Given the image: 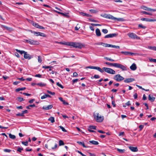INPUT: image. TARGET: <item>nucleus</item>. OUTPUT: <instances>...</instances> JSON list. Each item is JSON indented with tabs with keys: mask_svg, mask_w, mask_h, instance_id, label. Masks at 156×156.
<instances>
[{
	"mask_svg": "<svg viewBox=\"0 0 156 156\" xmlns=\"http://www.w3.org/2000/svg\"><path fill=\"white\" fill-rule=\"evenodd\" d=\"M1 27L2 28H4L6 30L9 31H11L12 30V28L7 27L5 25H2Z\"/></svg>",
	"mask_w": 156,
	"mask_h": 156,
	"instance_id": "obj_22",
	"label": "nucleus"
},
{
	"mask_svg": "<svg viewBox=\"0 0 156 156\" xmlns=\"http://www.w3.org/2000/svg\"><path fill=\"white\" fill-rule=\"evenodd\" d=\"M104 59H106L107 60L111 61V62H114L115 60L114 59L109 58L107 57H105Z\"/></svg>",
	"mask_w": 156,
	"mask_h": 156,
	"instance_id": "obj_30",
	"label": "nucleus"
},
{
	"mask_svg": "<svg viewBox=\"0 0 156 156\" xmlns=\"http://www.w3.org/2000/svg\"><path fill=\"white\" fill-rule=\"evenodd\" d=\"M96 35L98 37L100 36L101 35V33L100 31V30L97 28L95 30Z\"/></svg>",
	"mask_w": 156,
	"mask_h": 156,
	"instance_id": "obj_19",
	"label": "nucleus"
},
{
	"mask_svg": "<svg viewBox=\"0 0 156 156\" xmlns=\"http://www.w3.org/2000/svg\"><path fill=\"white\" fill-rule=\"evenodd\" d=\"M59 127L61 128V129H62V131L65 132H67L66 130L62 126H59Z\"/></svg>",
	"mask_w": 156,
	"mask_h": 156,
	"instance_id": "obj_43",
	"label": "nucleus"
},
{
	"mask_svg": "<svg viewBox=\"0 0 156 156\" xmlns=\"http://www.w3.org/2000/svg\"><path fill=\"white\" fill-rule=\"evenodd\" d=\"M138 27L143 28V29H145L146 27L145 26H143L142 24H140L138 25Z\"/></svg>",
	"mask_w": 156,
	"mask_h": 156,
	"instance_id": "obj_37",
	"label": "nucleus"
},
{
	"mask_svg": "<svg viewBox=\"0 0 156 156\" xmlns=\"http://www.w3.org/2000/svg\"><path fill=\"white\" fill-rule=\"evenodd\" d=\"M130 68L132 70H136L137 68L136 64L135 63H133L130 66Z\"/></svg>",
	"mask_w": 156,
	"mask_h": 156,
	"instance_id": "obj_15",
	"label": "nucleus"
},
{
	"mask_svg": "<svg viewBox=\"0 0 156 156\" xmlns=\"http://www.w3.org/2000/svg\"><path fill=\"white\" fill-rule=\"evenodd\" d=\"M31 33L34 34V35H35L36 36H40L42 37H46V35L42 33L38 32H35L34 31H32L31 30Z\"/></svg>",
	"mask_w": 156,
	"mask_h": 156,
	"instance_id": "obj_9",
	"label": "nucleus"
},
{
	"mask_svg": "<svg viewBox=\"0 0 156 156\" xmlns=\"http://www.w3.org/2000/svg\"><path fill=\"white\" fill-rule=\"evenodd\" d=\"M23 150V148H21L20 147H18V149L17 150V151H19L20 152H21V151Z\"/></svg>",
	"mask_w": 156,
	"mask_h": 156,
	"instance_id": "obj_47",
	"label": "nucleus"
},
{
	"mask_svg": "<svg viewBox=\"0 0 156 156\" xmlns=\"http://www.w3.org/2000/svg\"><path fill=\"white\" fill-rule=\"evenodd\" d=\"M24 58L25 59H27L29 60L31 59L33 57V56L28 54L27 52L25 51L23 56Z\"/></svg>",
	"mask_w": 156,
	"mask_h": 156,
	"instance_id": "obj_10",
	"label": "nucleus"
},
{
	"mask_svg": "<svg viewBox=\"0 0 156 156\" xmlns=\"http://www.w3.org/2000/svg\"><path fill=\"white\" fill-rule=\"evenodd\" d=\"M147 48L156 51V47L155 46H148Z\"/></svg>",
	"mask_w": 156,
	"mask_h": 156,
	"instance_id": "obj_25",
	"label": "nucleus"
},
{
	"mask_svg": "<svg viewBox=\"0 0 156 156\" xmlns=\"http://www.w3.org/2000/svg\"><path fill=\"white\" fill-rule=\"evenodd\" d=\"M91 25L93 26H101V25L99 24L91 23Z\"/></svg>",
	"mask_w": 156,
	"mask_h": 156,
	"instance_id": "obj_54",
	"label": "nucleus"
},
{
	"mask_svg": "<svg viewBox=\"0 0 156 156\" xmlns=\"http://www.w3.org/2000/svg\"><path fill=\"white\" fill-rule=\"evenodd\" d=\"M53 107L52 105H49L47 106H44L43 107V109L44 110H48L51 108Z\"/></svg>",
	"mask_w": 156,
	"mask_h": 156,
	"instance_id": "obj_17",
	"label": "nucleus"
},
{
	"mask_svg": "<svg viewBox=\"0 0 156 156\" xmlns=\"http://www.w3.org/2000/svg\"><path fill=\"white\" fill-rule=\"evenodd\" d=\"M135 80L134 79L132 78H129L127 79L124 80V82L126 83H129Z\"/></svg>",
	"mask_w": 156,
	"mask_h": 156,
	"instance_id": "obj_14",
	"label": "nucleus"
},
{
	"mask_svg": "<svg viewBox=\"0 0 156 156\" xmlns=\"http://www.w3.org/2000/svg\"><path fill=\"white\" fill-rule=\"evenodd\" d=\"M113 79L118 82H120L124 79V78L121 76L120 74H117L115 75Z\"/></svg>",
	"mask_w": 156,
	"mask_h": 156,
	"instance_id": "obj_5",
	"label": "nucleus"
},
{
	"mask_svg": "<svg viewBox=\"0 0 156 156\" xmlns=\"http://www.w3.org/2000/svg\"><path fill=\"white\" fill-rule=\"evenodd\" d=\"M140 20L142 21H146L147 22H154L156 21V20L151 19L149 18H142L140 19Z\"/></svg>",
	"mask_w": 156,
	"mask_h": 156,
	"instance_id": "obj_12",
	"label": "nucleus"
},
{
	"mask_svg": "<svg viewBox=\"0 0 156 156\" xmlns=\"http://www.w3.org/2000/svg\"><path fill=\"white\" fill-rule=\"evenodd\" d=\"M16 115L17 116H24V115L23 114V113L22 112L21 113H17L16 114Z\"/></svg>",
	"mask_w": 156,
	"mask_h": 156,
	"instance_id": "obj_50",
	"label": "nucleus"
},
{
	"mask_svg": "<svg viewBox=\"0 0 156 156\" xmlns=\"http://www.w3.org/2000/svg\"><path fill=\"white\" fill-rule=\"evenodd\" d=\"M86 68L95 69L97 70L101 73H103L104 71L109 74H111L114 75L116 74V72L115 70L109 68L104 67L102 68V69H101L99 67L90 66H87Z\"/></svg>",
	"mask_w": 156,
	"mask_h": 156,
	"instance_id": "obj_1",
	"label": "nucleus"
},
{
	"mask_svg": "<svg viewBox=\"0 0 156 156\" xmlns=\"http://www.w3.org/2000/svg\"><path fill=\"white\" fill-rule=\"evenodd\" d=\"M64 144V143L63 141L62 140H60L59 141V146L63 145Z\"/></svg>",
	"mask_w": 156,
	"mask_h": 156,
	"instance_id": "obj_41",
	"label": "nucleus"
},
{
	"mask_svg": "<svg viewBox=\"0 0 156 156\" xmlns=\"http://www.w3.org/2000/svg\"><path fill=\"white\" fill-rule=\"evenodd\" d=\"M37 85L39 86L40 87H42L45 86L46 84L44 83H37Z\"/></svg>",
	"mask_w": 156,
	"mask_h": 156,
	"instance_id": "obj_28",
	"label": "nucleus"
},
{
	"mask_svg": "<svg viewBox=\"0 0 156 156\" xmlns=\"http://www.w3.org/2000/svg\"><path fill=\"white\" fill-rule=\"evenodd\" d=\"M81 14L83 16H85L87 17H91L92 16L89 14H86L85 13L82 12Z\"/></svg>",
	"mask_w": 156,
	"mask_h": 156,
	"instance_id": "obj_26",
	"label": "nucleus"
},
{
	"mask_svg": "<svg viewBox=\"0 0 156 156\" xmlns=\"http://www.w3.org/2000/svg\"><path fill=\"white\" fill-rule=\"evenodd\" d=\"M47 92L49 94H50L54 95L55 94V93L54 92H52L50 91H49L48 90L47 91Z\"/></svg>",
	"mask_w": 156,
	"mask_h": 156,
	"instance_id": "obj_52",
	"label": "nucleus"
},
{
	"mask_svg": "<svg viewBox=\"0 0 156 156\" xmlns=\"http://www.w3.org/2000/svg\"><path fill=\"white\" fill-rule=\"evenodd\" d=\"M141 12L145 14L151 16L152 15V14L151 13H148L145 11H142Z\"/></svg>",
	"mask_w": 156,
	"mask_h": 156,
	"instance_id": "obj_31",
	"label": "nucleus"
},
{
	"mask_svg": "<svg viewBox=\"0 0 156 156\" xmlns=\"http://www.w3.org/2000/svg\"><path fill=\"white\" fill-rule=\"evenodd\" d=\"M77 143L79 145H82L83 147H88V146H87L85 145L84 143L83 142H81L80 141H78L77 142Z\"/></svg>",
	"mask_w": 156,
	"mask_h": 156,
	"instance_id": "obj_18",
	"label": "nucleus"
},
{
	"mask_svg": "<svg viewBox=\"0 0 156 156\" xmlns=\"http://www.w3.org/2000/svg\"><path fill=\"white\" fill-rule=\"evenodd\" d=\"M105 64L111 66H113L115 67L116 63H112L109 62H105Z\"/></svg>",
	"mask_w": 156,
	"mask_h": 156,
	"instance_id": "obj_21",
	"label": "nucleus"
},
{
	"mask_svg": "<svg viewBox=\"0 0 156 156\" xmlns=\"http://www.w3.org/2000/svg\"><path fill=\"white\" fill-rule=\"evenodd\" d=\"M16 51L21 55L24 54L25 51L23 50H19L18 49H16Z\"/></svg>",
	"mask_w": 156,
	"mask_h": 156,
	"instance_id": "obj_24",
	"label": "nucleus"
},
{
	"mask_svg": "<svg viewBox=\"0 0 156 156\" xmlns=\"http://www.w3.org/2000/svg\"><path fill=\"white\" fill-rule=\"evenodd\" d=\"M129 149L132 151L136 152L138 151V149L137 147H134L131 146L129 147Z\"/></svg>",
	"mask_w": 156,
	"mask_h": 156,
	"instance_id": "obj_16",
	"label": "nucleus"
},
{
	"mask_svg": "<svg viewBox=\"0 0 156 156\" xmlns=\"http://www.w3.org/2000/svg\"><path fill=\"white\" fill-rule=\"evenodd\" d=\"M94 119L98 122H101L104 119L103 116L99 115V113L94 112Z\"/></svg>",
	"mask_w": 156,
	"mask_h": 156,
	"instance_id": "obj_3",
	"label": "nucleus"
},
{
	"mask_svg": "<svg viewBox=\"0 0 156 156\" xmlns=\"http://www.w3.org/2000/svg\"><path fill=\"white\" fill-rule=\"evenodd\" d=\"M155 59L154 58H150L149 61L151 62H155Z\"/></svg>",
	"mask_w": 156,
	"mask_h": 156,
	"instance_id": "obj_60",
	"label": "nucleus"
},
{
	"mask_svg": "<svg viewBox=\"0 0 156 156\" xmlns=\"http://www.w3.org/2000/svg\"><path fill=\"white\" fill-rule=\"evenodd\" d=\"M103 44H104V43L102 42H99L95 44L97 45H102L103 46H104Z\"/></svg>",
	"mask_w": 156,
	"mask_h": 156,
	"instance_id": "obj_53",
	"label": "nucleus"
},
{
	"mask_svg": "<svg viewBox=\"0 0 156 156\" xmlns=\"http://www.w3.org/2000/svg\"><path fill=\"white\" fill-rule=\"evenodd\" d=\"M155 98L149 95L148 97V99L151 102H153L154 101Z\"/></svg>",
	"mask_w": 156,
	"mask_h": 156,
	"instance_id": "obj_20",
	"label": "nucleus"
},
{
	"mask_svg": "<svg viewBox=\"0 0 156 156\" xmlns=\"http://www.w3.org/2000/svg\"><path fill=\"white\" fill-rule=\"evenodd\" d=\"M117 150L118 151L121 153H123L125 151L124 149H121L119 148H117Z\"/></svg>",
	"mask_w": 156,
	"mask_h": 156,
	"instance_id": "obj_34",
	"label": "nucleus"
},
{
	"mask_svg": "<svg viewBox=\"0 0 156 156\" xmlns=\"http://www.w3.org/2000/svg\"><path fill=\"white\" fill-rule=\"evenodd\" d=\"M48 120L50 121L51 123H53L55 122V119L54 117H51L49 118Z\"/></svg>",
	"mask_w": 156,
	"mask_h": 156,
	"instance_id": "obj_27",
	"label": "nucleus"
},
{
	"mask_svg": "<svg viewBox=\"0 0 156 156\" xmlns=\"http://www.w3.org/2000/svg\"><path fill=\"white\" fill-rule=\"evenodd\" d=\"M9 137L12 139H14L16 138V136L12 134L11 133L9 134Z\"/></svg>",
	"mask_w": 156,
	"mask_h": 156,
	"instance_id": "obj_32",
	"label": "nucleus"
},
{
	"mask_svg": "<svg viewBox=\"0 0 156 156\" xmlns=\"http://www.w3.org/2000/svg\"><path fill=\"white\" fill-rule=\"evenodd\" d=\"M21 143L22 144L25 146H27L28 145V141H26L25 142L22 141Z\"/></svg>",
	"mask_w": 156,
	"mask_h": 156,
	"instance_id": "obj_39",
	"label": "nucleus"
},
{
	"mask_svg": "<svg viewBox=\"0 0 156 156\" xmlns=\"http://www.w3.org/2000/svg\"><path fill=\"white\" fill-rule=\"evenodd\" d=\"M115 67L120 68L122 71L127 70V68L126 66L119 63H116Z\"/></svg>",
	"mask_w": 156,
	"mask_h": 156,
	"instance_id": "obj_8",
	"label": "nucleus"
},
{
	"mask_svg": "<svg viewBox=\"0 0 156 156\" xmlns=\"http://www.w3.org/2000/svg\"><path fill=\"white\" fill-rule=\"evenodd\" d=\"M111 47L113 48H117V49L119 48H120L119 46H116V45H113L112 44Z\"/></svg>",
	"mask_w": 156,
	"mask_h": 156,
	"instance_id": "obj_48",
	"label": "nucleus"
},
{
	"mask_svg": "<svg viewBox=\"0 0 156 156\" xmlns=\"http://www.w3.org/2000/svg\"><path fill=\"white\" fill-rule=\"evenodd\" d=\"M56 85L57 86L62 89H63L64 88L63 86H62L61 84H60L59 82L57 83Z\"/></svg>",
	"mask_w": 156,
	"mask_h": 156,
	"instance_id": "obj_40",
	"label": "nucleus"
},
{
	"mask_svg": "<svg viewBox=\"0 0 156 156\" xmlns=\"http://www.w3.org/2000/svg\"><path fill=\"white\" fill-rule=\"evenodd\" d=\"M35 101V99H32L29 101V103H32L34 101Z\"/></svg>",
	"mask_w": 156,
	"mask_h": 156,
	"instance_id": "obj_62",
	"label": "nucleus"
},
{
	"mask_svg": "<svg viewBox=\"0 0 156 156\" xmlns=\"http://www.w3.org/2000/svg\"><path fill=\"white\" fill-rule=\"evenodd\" d=\"M102 31L104 34H107L108 32V30L107 29H103Z\"/></svg>",
	"mask_w": 156,
	"mask_h": 156,
	"instance_id": "obj_44",
	"label": "nucleus"
},
{
	"mask_svg": "<svg viewBox=\"0 0 156 156\" xmlns=\"http://www.w3.org/2000/svg\"><path fill=\"white\" fill-rule=\"evenodd\" d=\"M147 10V11H156V9H153L150 8H148Z\"/></svg>",
	"mask_w": 156,
	"mask_h": 156,
	"instance_id": "obj_46",
	"label": "nucleus"
},
{
	"mask_svg": "<svg viewBox=\"0 0 156 156\" xmlns=\"http://www.w3.org/2000/svg\"><path fill=\"white\" fill-rule=\"evenodd\" d=\"M63 104L65 105H68V103L67 102H66L65 101L63 100L62 101Z\"/></svg>",
	"mask_w": 156,
	"mask_h": 156,
	"instance_id": "obj_57",
	"label": "nucleus"
},
{
	"mask_svg": "<svg viewBox=\"0 0 156 156\" xmlns=\"http://www.w3.org/2000/svg\"><path fill=\"white\" fill-rule=\"evenodd\" d=\"M25 42L29 43L31 44L36 45L38 44V42L36 41H34L31 39H26L24 40Z\"/></svg>",
	"mask_w": 156,
	"mask_h": 156,
	"instance_id": "obj_6",
	"label": "nucleus"
},
{
	"mask_svg": "<svg viewBox=\"0 0 156 156\" xmlns=\"http://www.w3.org/2000/svg\"><path fill=\"white\" fill-rule=\"evenodd\" d=\"M4 151L5 152H10L11 151V150L7 149H4Z\"/></svg>",
	"mask_w": 156,
	"mask_h": 156,
	"instance_id": "obj_51",
	"label": "nucleus"
},
{
	"mask_svg": "<svg viewBox=\"0 0 156 156\" xmlns=\"http://www.w3.org/2000/svg\"><path fill=\"white\" fill-rule=\"evenodd\" d=\"M46 98L47 97H46V94H44V95L43 96L41 97V99H44L45 98Z\"/></svg>",
	"mask_w": 156,
	"mask_h": 156,
	"instance_id": "obj_55",
	"label": "nucleus"
},
{
	"mask_svg": "<svg viewBox=\"0 0 156 156\" xmlns=\"http://www.w3.org/2000/svg\"><path fill=\"white\" fill-rule=\"evenodd\" d=\"M33 25L36 27V28H38V26H39V25L37 23L34 22H33Z\"/></svg>",
	"mask_w": 156,
	"mask_h": 156,
	"instance_id": "obj_35",
	"label": "nucleus"
},
{
	"mask_svg": "<svg viewBox=\"0 0 156 156\" xmlns=\"http://www.w3.org/2000/svg\"><path fill=\"white\" fill-rule=\"evenodd\" d=\"M92 77L94 78L95 79H98L100 77L98 75H95L94 76L92 77L91 78H92Z\"/></svg>",
	"mask_w": 156,
	"mask_h": 156,
	"instance_id": "obj_45",
	"label": "nucleus"
},
{
	"mask_svg": "<svg viewBox=\"0 0 156 156\" xmlns=\"http://www.w3.org/2000/svg\"><path fill=\"white\" fill-rule=\"evenodd\" d=\"M96 128V126H89L88 128V130L89 132H95L94 131L92 130V129H95Z\"/></svg>",
	"mask_w": 156,
	"mask_h": 156,
	"instance_id": "obj_13",
	"label": "nucleus"
},
{
	"mask_svg": "<svg viewBox=\"0 0 156 156\" xmlns=\"http://www.w3.org/2000/svg\"><path fill=\"white\" fill-rule=\"evenodd\" d=\"M127 35L131 39H140V38L136 34L133 33H128V34Z\"/></svg>",
	"mask_w": 156,
	"mask_h": 156,
	"instance_id": "obj_7",
	"label": "nucleus"
},
{
	"mask_svg": "<svg viewBox=\"0 0 156 156\" xmlns=\"http://www.w3.org/2000/svg\"><path fill=\"white\" fill-rule=\"evenodd\" d=\"M68 46H69L75 48H78L81 49L82 48L84 47L85 45L84 44L81 43H78L76 42H71L67 43Z\"/></svg>",
	"mask_w": 156,
	"mask_h": 156,
	"instance_id": "obj_2",
	"label": "nucleus"
},
{
	"mask_svg": "<svg viewBox=\"0 0 156 156\" xmlns=\"http://www.w3.org/2000/svg\"><path fill=\"white\" fill-rule=\"evenodd\" d=\"M103 45H104V46L105 47H111L112 45V44H105V43H104V44H103Z\"/></svg>",
	"mask_w": 156,
	"mask_h": 156,
	"instance_id": "obj_36",
	"label": "nucleus"
},
{
	"mask_svg": "<svg viewBox=\"0 0 156 156\" xmlns=\"http://www.w3.org/2000/svg\"><path fill=\"white\" fill-rule=\"evenodd\" d=\"M117 35V34L116 33L109 34H108L106 35L105 36L104 38H112V37H116Z\"/></svg>",
	"mask_w": 156,
	"mask_h": 156,
	"instance_id": "obj_11",
	"label": "nucleus"
},
{
	"mask_svg": "<svg viewBox=\"0 0 156 156\" xmlns=\"http://www.w3.org/2000/svg\"><path fill=\"white\" fill-rule=\"evenodd\" d=\"M105 17L106 18L110 19L113 20H117L118 21H124V19L123 18H116L110 14L106 15Z\"/></svg>",
	"mask_w": 156,
	"mask_h": 156,
	"instance_id": "obj_4",
	"label": "nucleus"
},
{
	"mask_svg": "<svg viewBox=\"0 0 156 156\" xmlns=\"http://www.w3.org/2000/svg\"><path fill=\"white\" fill-rule=\"evenodd\" d=\"M78 81V79H75L72 80V81L73 83H75L76 82H77Z\"/></svg>",
	"mask_w": 156,
	"mask_h": 156,
	"instance_id": "obj_61",
	"label": "nucleus"
},
{
	"mask_svg": "<svg viewBox=\"0 0 156 156\" xmlns=\"http://www.w3.org/2000/svg\"><path fill=\"white\" fill-rule=\"evenodd\" d=\"M131 105V104L130 103V101H128L127 103H126L125 105H123V106L124 107H126V106H129Z\"/></svg>",
	"mask_w": 156,
	"mask_h": 156,
	"instance_id": "obj_29",
	"label": "nucleus"
},
{
	"mask_svg": "<svg viewBox=\"0 0 156 156\" xmlns=\"http://www.w3.org/2000/svg\"><path fill=\"white\" fill-rule=\"evenodd\" d=\"M51 67H50L49 66H42V68H44V69H45L49 68Z\"/></svg>",
	"mask_w": 156,
	"mask_h": 156,
	"instance_id": "obj_56",
	"label": "nucleus"
},
{
	"mask_svg": "<svg viewBox=\"0 0 156 156\" xmlns=\"http://www.w3.org/2000/svg\"><path fill=\"white\" fill-rule=\"evenodd\" d=\"M147 99V97L145 94H144L143 97V99L144 100H145Z\"/></svg>",
	"mask_w": 156,
	"mask_h": 156,
	"instance_id": "obj_64",
	"label": "nucleus"
},
{
	"mask_svg": "<svg viewBox=\"0 0 156 156\" xmlns=\"http://www.w3.org/2000/svg\"><path fill=\"white\" fill-rule=\"evenodd\" d=\"M91 13H96L98 12V11L95 9H90L89 10Z\"/></svg>",
	"mask_w": 156,
	"mask_h": 156,
	"instance_id": "obj_33",
	"label": "nucleus"
},
{
	"mask_svg": "<svg viewBox=\"0 0 156 156\" xmlns=\"http://www.w3.org/2000/svg\"><path fill=\"white\" fill-rule=\"evenodd\" d=\"M89 142L94 145H98L99 144V143L98 141H94V140H90L89 141Z\"/></svg>",
	"mask_w": 156,
	"mask_h": 156,
	"instance_id": "obj_23",
	"label": "nucleus"
},
{
	"mask_svg": "<svg viewBox=\"0 0 156 156\" xmlns=\"http://www.w3.org/2000/svg\"><path fill=\"white\" fill-rule=\"evenodd\" d=\"M144 127V126L143 125H140L139 126V128L140 129V130H142L143 129Z\"/></svg>",
	"mask_w": 156,
	"mask_h": 156,
	"instance_id": "obj_58",
	"label": "nucleus"
},
{
	"mask_svg": "<svg viewBox=\"0 0 156 156\" xmlns=\"http://www.w3.org/2000/svg\"><path fill=\"white\" fill-rule=\"evenodd\" d=\"M22 112L23 113V115H24V114L27 113H28V111L27 110H26L23 111Z\"/></svg>",
	"mask_w": 156,
	"mask_h": 156,
	"instance_id": "obj_59",
	"label": "nucleus"
},
{
	"mask_svg": "<svg viewBox=\"0 0 156 156\" xmlns=\"http://www.w3.org/2000/svg\"><path fill=\"white\" fill-rule=\"evenodd\" d=\"M77 75L78 74L76 72H74L73 73V76L74 77H77Z\"/></svg>",
	"mask_w": 156,
	"mask_h": 156,
	"instance_id": "obj_63",
	"label": "nucleus"
},
{
	"mask_svg": "<svg viewBox=\"0 0 156 156\" xmlns=\"http://www.w3.org/2000/svg\"><path fill=\"white\" fill-rule=\"evenodd\" d=\"M121 53L122 54H123L125 55H129V52L122 51L121 52Z\"/></svg>",
	"mask_w": 156,
	"mask_h": 156,
	"instance_id": "obj_42",
	"label": "nucleus"
},
{
	"mask_svg": "<svg viewBox=\"0 0 156 156\" xmlns=\"http://www.w3.org/2000/svg\"><path fill=\"white\" fill-rule=\"evenodd\" d=\"M17 100L19 102H21L22 101H24V100L23 98L18 97L17 98Z\"/></svg>",
	"mask_w": 156,
	"mask_h": 156,
	"instance_id": "obj_38",
	"label": "nucleus"
},
{
	"mask_svg": "<svg viewBox=\"0 0 156 156\" xmlns=\"http://www.w3.org/2000/svg\"><path fill=\"white\" fill-rule=\"evenodd\" d=\"M38 62L39 63H41L42 61V60L41 59V56H38Z\"/></svg>",
	"mask_w": 156,
	"mask_h": 156,
	"instance_id": "obj_49",
	"label": "nucleus"
}]
</instances>
